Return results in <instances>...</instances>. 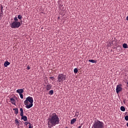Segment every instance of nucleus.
I'll list each match as a JSON object with an SVG mask.
<instances>
[{"label":"nucleus","mask_w":128,"mask_h":128,"mask_svg":"<svg viewBox=\"0 0 128 128\" xmlns=\"http://www.w3.org/2000/svg\"><path fill=\"white\" fill-rule=\"evenodd\" d=\"M58 124H60V118H58V116L56 113L50 114L48 122V127L52 128L53 126H56Z\"/></svg>","instance_id":"1"},{"label":"nucleus","mask_w":128,"mask_h":128,"mask_svg":"<svg viewBox=\"0 0 128 128\" xmlns=\"http://www.w3.org/2000/svg\"><path fill=\"white\" fill-rule=\"evenodd\" d=\"M34 98L32 97L28 96L24 102V104L26 108H30L34 106Z\"/></svg>","instance_id":"2"},{"label":"nucleus","mask_w":128,"mask_h":128,"mask_svg":"<svg viewBox=\"0 0 128 128\" xmlns=\"http://www.w3.org/2000/svg\"><path fill=\"white\" fill-rule=\"evenodd\" d=\"M92 128H104V124L100 120H94Z\"/></svg>","instance_id":"3"},{"label":"nucleus","mask_w":128,"mask_h":128,"mask_svg":"<svg viewBox=\"0 0 128 128\" xmlns=\"http://www.w3.org/2000/svg\"><path fill=\"white\" fill-rule=\"evenodd\" d=\"M20 26V22H14L10 24L12 28H18Z\"/></svg>","instance_id":"4"},{"label":"nucleus","mask_w":128,"mask_h":128,"mask_svg":"<svg viewBox=\"0 0 128 128\" xmlns=\"http://www.w3.org/2000/svg\"><path fill=\"white\" fill-rule=\"evenodd\" d=\"M66 76L61 74L58 75V81L59 82H62L66 80Z\"/></svg>","instance_id":"5"},{"label":"nucleus","mask_w":128,"mask_h":128,"mask_svg":"<svg viewBox=\"0 0 128 128\" xmlns=\"http://www.w3.org/2000/svg\"><path fill=\"white\" fill-rule=\"evenodd\" d=\"M122 90V85L121 84L117 85L116 88V94H118V92H120Z\"/></svg>","instance_id":"6"},{"label":"nucleus","mask_w":128,"mask_h":128,"mask_svg":"<svg viewBox=\"0 0 128 128\" xmlns=\"http://www.w3.org/2000/svg\"><path fill=\"white\" fill-rule=\"evenodd\" d=\"M52 86L50 84H48L46 86V90H52Z\"/></svg>","instance_id":"7"},{"label":"nucleus","mask_w":128,"mask_h":128,"mask_svg":"<svg viewBox=\"0 0 128 128\" xmlns=\"http://www.w3.org/2000/svg\"><path fill=\"white\" fill-rule=\"evenodd\" d=\"M21 120H24V122H27L28 121V117L26 116L22 115L21 116Z\"/></svg>","instance_id":"8"},{"label":"nucleus","mask_w":128,"mask_h":128,"mask_svg":"<svg viewBox=\"0 0 128 128\" xmlns=\"http://www.w3.org/2000/svg\"><path fill=\"white\" fill-rule=\"evenodd\" d=\"M16 92H18V94H22V92H24V89H18V90H16Z\"/></svg>","instance_id":"9"},{"label":"nucleus","mask_w":128,"mask_h":128,"mask_svg":"<svg viewBox=\"0 0 128 128\" xmlns=\"http://www.w3.org/2000/svg\"><path fill=\"white\" fill-rule=\"evenodd\" d=\"M10 100L12 104H14V106H16V100H14V98H10Z\"/></svg>","instance_id":"10"},{"label":"nucleus","mask_w":128,"mask_h":128,"mask_svg":"<svg viewBox=\"0 0 128 128\" xmlns=\"http://www.w3.org/2000/svg\"><path fill=\"white\" fill-rule=\"evenodd\" d=\"M76 122V118H74L71 120L70 124H74V122Z\"/></svg>","instance_id":"11"},{"label":"nucleus","mask_w":128,"mask_h":128,"mask_svg":"<svg viewBox=\"0 0 128 128\" xmlns=\"http://www.w3.org/2000/svg\"><path fill=\"white\" fill-rule=\"evenodd\" d=\"M10 62H8V61H6L4 63V66H5V68H6V66H10Z\"/></svg>","instance_id":"12"},{"label":"nucleus","mask_w":128,"mask_h":128,"mask_svg":"<svg viewBox=\"0 0 128 128\" xmlns=\"http://www.w3.org/2000/svg\"><path fill=\"white\" fill-rule=\"evenodd\" d=\"M13 110H14V112L15 114H18V108H14Z\"/></svg>","instance_id":"13"},{"label":"nucleus","mask_w":128,"mask_h":128,"mask_svg":"<svg viewBox=\"0 0 128 128\" xmlns=\"http://www.w3.org/2000/svg\"><path fill=\"white\" fill-rule=\"evenodd\" d=\"M20 116H24V109H22V108H20Z\"/></svg>","instance_id":"14"},{"label":"nucleus","mask_w":128,"mask_h":128,"mask_svg":"<svg viewBox=\"0 0 128 128\" xmlns=\"http://www.w3.org/2000/svg\"><path fill=\"white\" fill-rule=\"evenodd\" d=\"M15 124L16 126H20V122H18V119L15 120Z\"/></svg>","instance_id":"15"},{"label":"nucleus","mask_w":128,"mask_h":128,"mask_svg":"<svg viewBox=\"0 0 128 128\" xmlns=\"http://www.w3.org/2000/svg\"><path fill=\"white\" fill-rule=\"evenodd\" d=\"M88 62H92V64H94V63L96 62V60H89Z\"/></svg>","instance_id":"16"},{"label":"nucleus","mask_w":128,"mask_h":128,"mask_svg":"<svg viewBox=\"0 0 128 128\" xmlns=\"http://www.w3.org/2000/svg\"><path fill=\"white\" fill-rule=\"evenodd\" d=\"M120 110H122V112H125L126 111V108H124V106H122L120 107Z\"/></svg>","instance_id":"17"},{"label":"nucleus","mask_w":128,"mask_h":128,"mask_svg":"<svg viewBox=\"0 0 128 128\" xmlns=\"http://www.w3.org/2000/svg\"><path fill=\"white\" fill-rule=\"evenodd\" d=\"M48 94H50V96H52V94H54V90H50L48 92Z\"/></svg>","instance_id":"18"},{"label":"nucleus","mask_w":128,"mask_h":128,"mask_svg":"<svg viewBox=\"0 0 128 128\" xmlns=\"http://www.w3.org/2000/svg\"><path fill=\"white\" fill-rule=\"evenodd\" d=\"M122 46L124 48H128V44L126 43L123 44Z\"/></svg>","instance_id":"19"},{"label":"nucleus","mask_w":128,"mask_h":128,"mask_svg":"<svg viewBox=\"0 0 128 128\" xmlns=\"http://www.w3.org/2000/svg\"><path fill=\"white\" fill-rule=\"evenodd\" d=\"M34 128V126L30 122L28 124V128Z\"/></svg>","instance_id":"20"},{"label":"nucleus","mask_w":128,"mask_h":128,"mask_svg":"<svg viewBox=\"0 0 128 128\" xmlns=\"http://www.w3.org/2000/svg\"><path fill=\"white\" fill-rule=\"evenodd\" d=\"M18 20H22V16L20 14L18 15Z\"/></svg>","instance_id":"21"},{"label":"nucleus","mask_w":128,"mask_h":128,"mask_svg":"<svg viewBox=\"0 0 128 128\" xmlns=\"http://www.w3.org/2000/svg\"><path fill=\"white\" fill-rule=\"evenodd\" d=\"M74 74H78V68H75L74 70Z\"/></svg>","instance_id":"22"},{"label":"nucleus","mask_w":128,"mask_h":128,"mask_svg":"<svg viewBox=\"0 0 128 128\" xmlns=\"http://www.w3.org/2000/svg\"><path fill=\"white\" fill-rule=\"evenodd\" d=\"M14 22H18V18L16 16L14 18Z\"/></svg>","instance_id":"23"},{"label":"nucleus","mask_w":128,"mask_h":128,"mask_svg":"<svg viewBox=\"0 0 128 128\" xmlns=\"http://www.w3.org/2000/svg\"><path fill=\"white\" fill-rule=\"evenodd\" d=\"M20 96V98H24V95L22 94H19Z\"/></svg>","instance_id":"24"},{"label":"nucleus","mask_w":128,"mask_h":128,"mask_svg":"<svg viewBox=\"0 0 128 128\" xmlns=\"http://www.w3.org/2000/svg\"><path fill=\"white\" fill-rule=\"evenodd\" d=\"M124 118H125L126 120L128 121V116H126L124 117Z\"/></svg>","instance_id":"25"},{"label":"nucleus","mask_w":128,"mask_h":128,"mask_svg":"<svg viewBox=\"0 0 128 128\" xmlns=\"http://www.w3.org/2000/svg\"><path fill=\"white\" fill-rule=\"evenodd\" d=\"M30 122H24V124H25L26 126H27L28 124H29Z\"/></svg>","instance_id":"26"},{"label":"nucleus","mask_w":128,"mask_h":128,"mask_svg":"<svg viewBox=\"0 0 128 128\" xmlns=\"http://www.w3.org/2000/svg\"><path fill=\"white\" fill-rule=\"evenodd\" d=\"M76 116L77 118L78 116V112H76Z\"/></svg>","instance_id":"27"},{"label":"nucleus","mask_w":128,"mask_h":128,"mask_svg":"<svg viewBox=\"0 0 128 128\" xmlns=\"http://www.w3.org/2000/svg\"><path fill=\"white\" fill-rule=\"evenodd\" d=\"M26 70H30V66H27Z\"/></svg>","instance_id":"28"},{"label":"nucleus","mask_w":128,"mask_h":128,"mask_svg":"<svg viewBox=\"0 0 128 128\" xmlns=\"http://www.w3.org/2000/svg\"><path fill=\"white\" fill-rule=\"evenodd\" d=\"M50 80H54V77H50Z\"/></svg>","instance_id":"29"},{"label":"nucleus","mask_w":128,"mask_h":128,"mask_svg":"<svg viewBox=\"0 0 128 128\" xmlns=\"http://www.w3.org/2000/svg\"><path fill=\"white\" fill-rule=\"evenodd\" d=\"M1 12H2V6H1Z\"/></svg>","instance_id":"30"},{"label":"nucleus","mask_w":128,"mask_h":128,"mask_svg":"<svg viewBox=\"0 0 128 128\" xmlns=\"http://www.w3.org/2000/svg\"><path fill=\"white\" fill-rule=\"evenodd\" d=\"M126 20H128V16L126 18Z\"/></svg>","instance_id":"31"},{"label":"nucleus","mask_w":128,"mask_h":128,"mask_svg":"<svg viewBox=\"0 0 128 128\" xmlns=\"http://www.w3.org/2000/svg\"><path fill=\"white\" fill-rule=\"evenodd\" d=\"M126 126L128 127V122L126 123Z\"/></svg>","instance_id":"32"},{"label":"nucleus","mask_w":128,"mask_h":128,"mask_svg":"<svg viewBox=\"0 0 128 128\" xmlns=\"http://www.w3.org/2000/svg\"><path fill=\"white\" fill-rule=\"evenodd\" d=\"M66 128H68V127H66Z\"/></svg>","instance_id":"33"}]
</instances>
